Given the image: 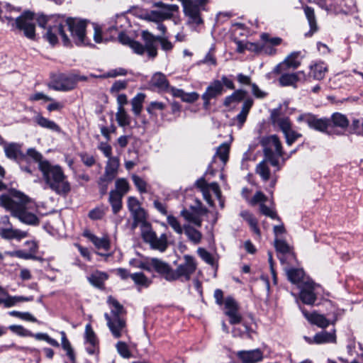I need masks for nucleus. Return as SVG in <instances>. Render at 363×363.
<instances>
[{
  "mask_svg": "<svg viewBox=\"0 0 363 363\" xmlns=\"http://www.w3.org/2000/svg\"><path fill=\"white\" fill-rule=\"evenodd\" d=\"M67 28L77 45H89V40L86 36V21L77 18H60L56 21L55 27H51L45 37L51 44L55 45L60 36L64 45L69 46L71 44L68 35L65 33Z\"/></svg>",
  "mask_w": 363,
  "mask_h": 363,
  "instance_id": "obj_1",
  "label": "nucleus"
},
{
  "mask_svg": "<svg viewBox=\"0 0 363 363\" xmlns=\"http://www.w3.org/2000/svg\"><path fill=\"white\" fill-rule=\"evenodd\" d=\"M33 203L27 196L18 191H11L9 194L0 196V206L9 211L21 222L28 225H37L39 220L31 211Z\"/></svg>",
  "mask_w": 363,
  "mask_h": 363,
  "instance_id": "obj_2",
  "label": "nucleus"
},
{
  "mask_svg": "<svg viewBox=\"0 0 363 363\" xmlns=\"http://www.w3.org/2000/svg\"><path fill=\"white\" fill-rule=\"evenodd\" d=\"M142 38L145 42V45L138 41L131 39L128 35L123 33L118 35V40L121 43L130 47L132 50L138 55H143L145 52H147L150 57L154 58L157 55L156 42L159 41L162 48L168 51L172 49L173 45L170 41L162 36H155L147 30L142 33Z\"/></svg>",
  "mask_w": 363,
  "mask_h": 363,
  "instance_id": "obj_3",
  "label": "nucleus"
},
{
  "mask_svg": "<svg viewBox=\"0 0 363 363\" xmlns=\"http://www.w3.org/2000/svg\"><path fill=\"white\" fill-rule=\"evenodd\" d=\"M262 143L264 146L263 150L264 159L257 165L255 172L264 182H267L270 178L268 162L274 167H278V158L282 157L284 161L286 158L284 157L281 143L277 135H272L264 138Z\"/></svg>",
  "mask_w": 363,
  "mask_h": 363,
  "instance_id": "obj_4",
  "label": "nucleus"
},
{
  "mask_svg": "<svg viewBox=\"0 0 363 363\" xmlns=\"http://www.w3.org/2000/svg\"><path fill=\"white\" fill-rule=\"evenodd\" d=\"M40 171L45 184L55 194L63 196L69 194L71 185L61 167L50 162H43L40 164Z\"/></svg>",
  "mask_w": 363,
  "mask_h": 363,
  "instance_id": "obj_5",
  "label": "nucleus"
},
{
  "mask_svg": "<svg viewBox=\"0 0 363 363\" xmlns=\"http://www.w3.org/2000/svg\"><path fill=\"white\" fill-rule=\"evenodd\" d=\"M108 303L111 307V313L104 314L107 325L115 338H119L126 333V322L123 318L125 313L123 306L114 298L109 296Z\"/></svg>",
  "mask_w": 363,
  "mask_h": 363,
  "instance_id": "obj_6",
  "label": "nucleus"
},
{
  "mask_svg": "<svg viewBox=\"0 0 363 363\" xmlns=\"http://www.w3.org/2000/svg\"><path fill=\"white\" fill-rule=\"evenodd\" d=\"M196 269L197 263L195 258L189 255H184L181 263L176 269H173V281L177 279L189 281Z\"/></svg>",
  "mask_w": 363,
  "mask_h": 363,
  "instance_id": "obj_7",
  "label": "nucleus"
},
{
  "mask_svg": "<svg viewBox=\"0 0 363 363\" xmlns=\"http://www.w3.org/2000/svg\"><path fill=\"white\" fill-rule=\"evenodd\" d=\"M272 122L281 130L285 137L286 143L289 146L302 136L301 133L292 129V124L288 117L272 116Z\"/></svg>",
  "mask_w": 363,
  "mask_h": 363,
  "instance_id": "obj_8",
  "label": "nucleus"
},
{
  "mask_svg": "<svg viewBox=\"0 0 363 363\" xmlns=\"http://www.w3.org/2000/svg\"><path fill=\"white\" fill-rule=\"evenodd\" d=\"M297 121L299 123L304 122L307 123L309 128L322 133L328 134L335 133V131L330 130V121L329 118H318L315 115L308 113L299 115L297 118Z\"/></svg>",
  "mask_w": 363,
  "mask_h": 363,
  "instance_id": "obj_9",
  "label": "nucleus"
},
{
  "mask_svg": "<svg viewBox=\"0 0 363 363\" xmlns=\"http://www.w3.org/2000/svg\"><path fill=\"white\" fill-rule=\"evenodd\" d=\"M142 237L144 241L149 243L151 248L164 252L167 248V237L166 234H162L159 238L147 225H144L142 230Z\"/></svg>",
  "mask_w": 363,
  "mask_h": 363,
  "instance_id": "obj_10",
  "label": "nucleus"
},
{
  "mask_svg": "<svg viewBox=\"0 0 363 363\" xmlns=\"http://www.w3.org/2000/svg\"><path fill=\"white\" fill-rule=\"evenodd\" d=\"M33 16V13L26 11L20 16L16 17L14 22L16 28L22 30L24 35L31 40H34L35 38V26Z\"/></svg>",
  "mask_w": 363,
  "mask_h": 363,
  "instance_id": "obj_11",
  "label": "nucleus"
},
{
  "mask_svg": "<svg viewBox=\"0 0 363 363\" xmlns=\"http://www.w3.org/2000/svg\"><path fill=\"white\" fill-rule=\"evenodd\" d=\"M196 185L201 191L204 199L211 206H213L214 205L211 199V191L215 194L218 199H220L221 191L216 182L208 184L203 178H201L196 181Z\"/></svg>",
  "mask_w": 363,
  "mask_h": 363,
  "instance_id": "obj_12",
  "label": "nucleus"
},
{
  "mask_svg": "<svg viewBox=\"0 0 363 363\" xmlns=\"http://www.w3.org/2000/svg\"><path fill=\"white\" fill-rule=\"evenodd\" d=\"M77 78L74 74H62L55 79L50 86L55 91H67L75 88Z\"/></svg>",
  "mask_w": 363,
  "mask_h": 363,
  "instance_id": "obj_13",
  "label": "nucleus"
},
{
  "mask_svg": "<svg viewBox=\"0 0 363 363\" xmlns=\"http://www.w3.org/2000/svg\"><path fill=\"white\" fill-rule=\"evenodd\" d=\"M182 6L189 25L194 27L203 23L201 9L199 7H196L193 0L186 1Z\"/></svg>",
  "mask_w": 363,
  "mask_h": 363,
  "instance_id": "obj_14",
  "label": "nucleus"
},
{
  "mask_svg": "<svg viewBox=\"0 0 363 363\" xmlns=\"http://www.w3.org/2000/svg\"><path fill=\"white\" fill-rule=\"evenodd\" d=\"M239 305L231 296H228L224 300L225 314L229 318V322L232 325L240 323L242 321V315L239 313Z\"/></svg>",
  "mask_w": 363,
  "mask_h": 363,
  "instance_id": "obj_15",
  "label": "nucleus"
},
{
  "mask_svg": "<svg viewBox=\"0 0 363 363\" xmlns=\"http://www.w3.org/2000/svg\"><path fill=\"white\" fill-rule=\"evenodd\" d=\"M156 5L160 7L161 10L152 11L147 16L150 21L157 23L170 18L172 16V12L178 9L177 5H165L162 2H158Z\"/></svg>",
  "mask_w": 363,
  "mask_h": 363,
  "instance_id": "obj_16",
  "label": "nucleus"
},
{
  "mask_svg": "<svg viewBox=\"0 0 363 363\" xmlns=\"http://www.w3.org/2000/svg\"><path fill=\"white\" fill-rule=\"evenodd\" d=\"M224 88L222 82L218 80H213L207 86L201 98L203 101V107L207 108L210 105V101L223 94Z\"/></svg>",
  "mask_w": 363,
  "mask_h": 363,
  "instance_id": "obj_17",
  "label": "nucleus"
},
{
  "mask_svg": "<svg viewBox=\"0 0 363 363\" xmlns=\"http://www.w3.org/2000/svg\"><path fill=\"white\" fill-rule=\"evenodd\" d=\"M275 74H280L279 79V85L281 86H296V83L302 78H306V74L303 72L299 71L294 73H290L289 71H284L281 72H273Z\"/></svg>",
  "mask_w": 363,
  "mask_h": 363,
  "instance_id": "obj_18",
  "label": "nucleus"
},
{
  "mask_svg": "<svg viewBox=\"0 0 363 363\" xmlns=\"http://www.w3.org/2000/svg\"><path fill=\"white\" fill-rule=\"evenodd\" d=\"M150 266L162 275L167 281H173V269L165 262L157 259H150Z\"/></svg>",
  "mask_w": 363,
  "mask_h": 363,
  "instance_id": "obj_19",
  "label": "nucleus"
},
{
  "mask_svg": "<svg viewBox=\"0 0 363 363\" xmlns=\"http://www.w3.org/2000/svg\"><path fill=\"white\" fill-rule=\"evenodd\" d=\"M22 147L23 143H9L4 145V150L7 158L20 162L26 159Z\"/></svg>",
  "mask_w": 363,
  "mask_h": 363,
  "instance_id": "obj_20",
  "label": "nucleus"
},
{
  "mask_svg": "<svg viewBox=\"0 0 363 363\" xmlns=\"http://www.w3.org/2000/svg\"><path fill=\"white\" fill-rule=\"evenodd\" d=\"M315 286L316 284L311 279L299 287L300 298L303 303L308 305H313L315 303L316 301V295L314 293Z\"/></svg>",
  "mask_w": 363,
  "mask_h": 363,
  "instance_id": "obj_21",
  "label": "nucleus"
},
{
  "mask_svg": "<svg viewBox=\"0 0 363 363\" xmlns=\"http://www.w3.org/2000/svg\"><path fill=\"white\" fill-rule=\"evenodd\" d=\"M85 344L89 354H94L99 352V340L90 324L85 327Z\"/></svg>",
  "mask_w": 363,
  "mask_h": 363,
  "instance_id": "obj_22",
  "label": "nucleus"
},
{
  "mask_svg": "<svg viewBox=\"0 0 363 363\" xmlns=\"http://www.w3.org/2000/svg\"><path fill=\"white\" fill-rule=\"evenodd\" d=\"M330 128L332 131H335V134L339 135L341 133V131L336 130L335 128H340L342 131H344L347 129L349 125V120L347 116L340 113H334L330 118Z\"/></svg>",
  "mask_w": 363,
  "mask_h": 363,
  "instance_id": "obj_23",
  "label": "nucleus"
},
{
  "mask_svg": "<svg viewBox=\"0 0 363 363\" xmlns=\"http://www.w3.org/2000/svg\"><path fill=\"white\" fill-rule=\"evenodd\" d=\"M298 52L290 54L283 62L278 64L273 69V72H281L289 71L290 69H295L298 68L301 63L297 60Z\"/></svg>",
  "mask_w": 363,
  "mask_h": 363,
  "instance_id": "obj_24",
  "label": "nucleus"
},
{
  "mask_svg": "<svg viewBox=\"0 0 363 363\" xmlns=\"http://www.w3.org/2000/svg\"><path fill=\"white\" fill-rule=\"evenodd\" d=\"M238 357L242 363H257L263 359V352L259 349L242 350L237 353Z\"/></svg>",
  "mask_w": 363,
  "mask_h": 363,
  "instance_id": "obj_25",
  "label": "nucleus"
},
{
  "mask_svg": "<svg viewBox=\"0 0 363 363\" xmlns=\"http://www.w3.org/2000/svg\"><path fill=\"white\" fill-rule=\"evenodd\" d=\"M286 274L288 279L299 288L311 279L306 277L304 271L302 269L289 268L286 269Z\"/></svg>",
  "mask_w": 363,
  "mask_h": 363,
  "instance_id": "obj_26",
  "label": "nucleus"
},
{
  "mask_svg": "<svg viewBox=\"0 0 363 363\" xmlns=\"http://www.w3.org/2000/svg\"><path fill=\"white\" fill-rule=\"evenodd\" d=\"M33 296H10L6 291V294L0 295V305L3 304L5 308H11L20 302L31 301Z\"/></svg>",
  "mask_w": 363,
  "mask_h": 363,
  "instance_id": "obj_27",
  "label": "nucleus"
},
{
  "mask_svg": "<svg viewBox=\"0 0 363 363\" xmlns=\"http://www.w3.org/2000/svg\"><path fill=\"white\" fill-rule=\"evenodd\" d=\"M274 247L279 253L278 257L281 264L285 262L284 255H290L292 257H295L293 248L284 240L275 238Z\"/></svg>",
  "mask_w": 363,
  "mask_h": 363,
  "instance_id": "obj_28",
  "label": "nucleus"
},
{
  "mask_svg": "<svg viewBox=\"0 0 363 363\" xmlns=\"http://www.w3.org/2000/svg\"><path fill=\"white\" fill-rule=\"evenodd\" d=\"M253 100L252 99H247L244 101L240 112L233 118L234 124L238 128H241L247 120V115L250 108L253 105Z\"/></svg>",
  "mask_w": 363,
  "mask_h": 363,
  "instance_id": "obj_29",
  "label": "nucleus"
},
{
  "mask_svg": "<svg viewBox=\"0 0 363 363\" xmlns=\"http://www.w3.org/2000/svg\"><path fill=\"white\" fill-rule=\"evenodd\" d=\"M83 235L88 238L99 250H108L110 249V242L106 236L98 238L91 233L89 230H85Z\"/></svg>",
  "mask_w": 363,
  "mask_h": 363,
  "instance_id": "obj_30",
  "label": "nucleus"
},
{
  "mask_svg": "<svg viewBox=\"0 0 363 363\" xmlns=\"http://www.w3.org/2000/svg\"><path fill=\"white\" fill-rule=\"evenodd\" d=\"M120 162L117 157L110 158L105 167L104 174L101 176L108 181H113L118 174Z\"/></svg>",
  "mask_w": 363,
  "mask_h": 363,
  "instance_id": "obj_31",
  "label": "nucleus"
},
{
  "mask_svg": "<svg viewBox=\"0 0 363 363\" xmlns=\"http://www.w3.org/2000/svg\"><path fill=\"white\" fill-rule=\"evenodd\" d=\"M304 317L312 324L316 325L320 328H326L329 325L330 321L321 314L316 312L308 313L306 311H303Z\"/></svg>",
  "mask_w": 363,
  "mask_h": 363,
  "instance_id": "obj_32",
  "label": "nucleus"
},
{
  "mask_svg": "<svg viewBox=\"0 0 363 363\" xmlns=\"http://www.w3.org/2000/svg\"><path fill=\"white\" fill-rule=\"evenodd\" d=\"M328 72V67L324 62H318L310 66L309 77L316 80H320L325 77Z\"/></svg>",
  "mask_w": 363,
  "mask_h": 363,
  "instance_id": "obj_33",
  "label": "nucleus"
},
{
  "mask_svg": "<svg viewBox=\"0 0 363 363\" xmlns=\"http://www.w3.org/2000/svg\"><path fill=\"white\" fill-rule=\"evenodd\" d=\"M0 235L4 239H18L24 238L27 236V233L18 229H13L12 227L1 228Z\"/></svg>",
  "mask_w": 363,
  "mask_h": 363,
  "instance_id": "obj_34",
  "label": "nucleus"
},
{
  "mask_svg": "<svg viewBox=\"0 0 363 363\" xmlns=\"http://www.w3.org/2000/svg\"><path fill=\"white\" fill-rule=\"evenodd\" d=\"M303 9L310 26V35H312L318 29L314 9L308 6H305Z\"/></svg>",
  "mask_w": 363,
  "mask_h": 363,
  "instance_id": "obj_35",
  "label": "nucleus"
},
{
  "mask_svg": "<svg viewBox=\"0 0 363 363\" xmlns=\"http://www.w3.org/2000/svg\"><path fill=\"white\" fill-rule=\"evenodd\" d=\"M151 84L162 91H167L169 88V82L166 76L161 72H157L152 76Z\"/></svg>",
  "mask_w": 363,
  "mask_h": 363,
  "instance_id": "obj_36",
  "label": "nucleus"
},
{
  "mask_svg": "<svg viewBox=\"0 0 363 363\" xmlns=\"http://www.w3.org/2000/svg\"><path fill=\"white\" fill-rule=\"evenodd\" d=\"M336 342V335L335 330L328 332L325 330L321 331L315 335V344H325V343H335Z\"/></svg>",
  "mask_w": 363,
  "mask_h": 363,
  "instance_id": "obj_37",
  "label": "nucleus"
},
{
  "mask_svg": "<svg viewBox=\"0 0 363 363\" xmlns=\"http://www.w3.org/2000/svg\"><path fill=\"white\" fill-rule=\"evenodd\" d=\"M35 121L42 128H47L55 132L60 131V128L56 123L43 117L40 114L35 117Z\"/></svg>",
  "mask_w": 363,
  "mask_h": 363,
  "instance_id": "obj_38",
  "label": "nucleus"
},
{
  "mask_svg": "<svg viewBox=\"0 0 363 363\" xmlns=\"http://www.w3.org/2000/svg\"><path fill=\"white\" fill-rule=\"evenodd\" d=\"M247 92L242 89L235 91L231 95L226 96L223 101V105L229 107L232 104L242 101L246 96Z\"/></svg>",
  "mask_w": 363,
  "mask_h": 363,
  "instance_id": "obj_39",
  "label": "nucleus"
},
{
  "mask_svg": "<svg viewBox=\"0 0 363 363\" xmlns=\"http://www.w3.org/2000/svg\"><path fill=\"white\" fill-rule=\"evenodd\" d=\"M123 196L117 192L111 191L109 193L108 201L111 206L113 213L117 214L122 208V199Z\"/></svg>",
  "mask_w": 363,
  "mask_h": 363,
  "instance_id": "obj_40",
  "label": "nucleus"
},
{
  "mask_svg": "<svg viewBox=\"0 0 363 363\" xmlns=\"http://www.w3.org/2000/svg\"><path fill=\"white\" fill-rule=\"evenodd\" d=\"M87 279L91 285L101 288L103 286L104 281L108 279V275L105 272L96 271L88 277Z\"/></svg>",
  "mask_w": 363,
  "mask_h": 363,
  "instance_id": "obj_41",
  "label": "nucleus"
},
{
  "mask_svg": "<svg viewBox=\"0 0 363 363\" xmlns=\"http://www.w3.org/2000/svg\"><path fill=\"white\" fill-rule=\"evenodd\" d=\"M60 18H62V16H46L44 15H41L38 18L37 21H38V25L40 27L48 28V30H47V33H48L51 27L55 26L56 21Z\"/></svg>",
  "mask_w": 363,
  "mask_h": 363,
  "instance_id": "obj_42",
  "label": "nucleus"
},
{
  "mask_svg": "<svg viewBox=\"0 0 363 363\" xmlns=\"http://www.w3.org/2000/svg\"><path fill=\"white\" fill-rule=\"evenodd\" d=\"M145 99V94L138 93L131 100L132 111L136 116H139L143 110Z\"/></svg>",
  "mask_w": 363,
  "mask_h": 363,
  "instance_id": "obj_43",
  "label": "nucleus"
},
{
  "mask_svg": "<svg viewBox=\"0 0 363 363\" xmlns=\"http://www.w3.org/2000/svg\"><path fill=\"white\" fill-rule=\"evenodd\" d=\"M116 119L118 125L121 127L128 126L130 124V117L127 113L124 107L118 106Z\"/></svg>",
  "mask_w": 363,
  "mask_h": 363,
  "instance_id": "obj_44",
  "label": "nucleus"
},
{
  "mask_svg": "<svg viewBox=\"0 0 363 363\" xmlns=\"http://www.w3.org/2000/svg\"><path fill=\"white\" fill-rule=\"evenodd\" d=\"M187 238L194 244H198L201 242L202 234L189 225L184 226V230Z\"/></svg>",
  "mask_w": 363,
  "mask_h": 363,
  "instance_id": "obj_45",
  "label": "nucleus"
},
{
  "mask_svg": "<svg viewBox=\"0 0 363 363\" xmlns=\"http://www.w3.org/2000/svg\"><path fill=\"white\" fill-rule=\"evenodd\" d=\"M130 278L139 288H147L152 283V281L143 272L131 274Z\"/></svg>",
  "mask_w": 363,
  "mask_h": 363,
  "instance_id": "obj_46",
  "label": "nucleus"
},
{
  "mask_svg": "<svg viewBox=\"0 0 363 363\" xmlns=\"http://www.w3.org/2000/svg\"><path fill=\"white\" fill-rule=\"evenodd\" d=\"M26 244L31 245V252H28L23 250H16L11 252H9V255L11 257H16L25 259H32L33 257V253L35 252L37 245L34 242H27Z\"/></svg>",
  "mask_w": 363,
  "mask_h": 363,
  "instance_id": "obj_47",
  "label": "nucleus"
},
{
  "mask_svg": "<svg viewBox=\"0 0 363 363\" xmlns=\"http://www.w3.org/2000/svg\"><path fill=\"white\" fill-rule=\"evenodd\" d=\"M181 215L186 220L194 223L198 227L201 226L202 219L199 213L184 209L182 211Z\"/></svg>",
  "mask_w": 363,
  "mask_h": 363,
  "instance_id": "obj_48",
  "label": "nucleus"
},
{
  "mask_svg": "<svg viewBox=\"0 0 363 363\" xmlns=\"http://www.w3.org/2000/svg\"><path fill=\"white\" fill-rule=\"evenodd\" d=\"M26 159H32L34 162H37L38 164V169H40V164L43 162H48L49 161L47 160H43V157L40 152L37 151L35 148H28L25 154Z\"/></svg>",
  "mask_w": 363,
  "mask_h": 363,
  "instance_id": "obj_49",
  "label": "nucleus"
},
{
  "mask_svg": "<svg viewBox=\"0 0 363 363\" xmlns=\"http://www.w3.org/2000/svg\"><path fill=\"white\" fill-rule=\"evenodd\" d=\"M229 152L230 145L226 143H223L218 147L216 156L218 157L225 164L228 160Z\"/></svg>",
  "mask_w": 363,
  "mask_h": 363,
  "instance_id": "obj_50",
  "label": "nucleus"
},
{
  "mask_svg": "<svg viewBox=\"0 0 363 363\" xmlns=\"http://www.w3.org/2000/svg\"><path fill=\"white\" fill-rule=\"evenodd\" d=\"M199 65H208L216 66L217 60L215 56V47L212 46L206 53L203 60L198 62Z\"/></svg>",
  "mask_w": 363,
  "mask_h": 363,
  "instance_id": "obj_51",
  "label": "nucleus"
},
{
  "mask_svg": "<svg viewBox=\"0 0 363 363\" xmlns=\"http://www.w3.org/2000/svg\"><path fill=\"white\" fill-rule=\"evenodd\" d=\"M116 189L113 190V192H117L122 196H124L129 190V184L124 178H119L115 182Z\"/></svg>",
  "mask_w": 363,
  "mask_h": 363,
  "instance_id": "obj_52",
  "label": "nucleus"
},
{
  "mask_svg": "<svg viewBox=\"0 0 363 363\" xmlns=\"http://www.w3.org/2000/svg\"><path fill=\"white\" fill-rule=\"evenodd\" d=\"M116 348L121 357L125 359H129L132 357L129 347L125 342L118 341L116 345Z\"/></svg>",
  "mask_w": 363,
  "mask_h": 363,
  "instance_id": "obj_53",
  "label": "nucleus"
},
{
  "mask_svg": "<svg viewBox=\"0 0 363 363\" xmlns=\"http://www.w3.org/2000/svg\"><path fill=\"white\" fill-rule=\"evenodd\" d=\"M132 216L134 219V225L140 223H144L146 218L145 210L140 206L138 208L130 211Z\"/></svg>",
  "mask_w": 363,
  "mask_h": 363,
  "instance_id": "obj_54",
  "label": "nucleus"
},
{
  "mask_svg": "<svg viewBox=\"0 0 363 363\" xmlns=\"http://www.w3.org/2000/svg\"><path fill=\"white\" fill-rule=\"evenodd\" d=\"M129 264L135 268L142 269L147 272H151L150 259L147 261H142L136 259H132L129 261Z\"/></svg>",
  "mask_w": 363,
  "mask_h": 363,
  "instance_id": "obj_55",
  "label": "nucleus"
},
{
  "mask_svg": "<svg viewBox=\"0 0 363 363\" xmlns=\"http://www.w3.org/2000/svg\"><path fill=\"white\" fill-rule=\"evenodd\" d=\"M32 335L36 340H44L53 347H58L60 346L58 342L56 340L50 337L47 333H39Z\"/></svg>",
  "mask_w": 363,
  "mask_h": 363,
  "instance_id": "obj_56",
  "label": "nucleus"
},
{
  "mask_svg": "<svg viewBox=\"0 0 363 363\" xmlns=\"http://www.w3.org/2000/svg\"><path fill=\"white\" fill-rule=\"evenodd\" d=\"M79 156L83 164L88 167L94 166L96 163V160L94 157L92 155L89 154L88 152H80L79 154Z\"/></svg>",
  "mask_w": 363,
  "mask_h": 363,
  "instance_id": "obj_57",
  "label": "nucleus"
},
{
  "mask_svg": "<svg viewBox=\"0 0 363 363\" xmlns=\"http://www.w3.org/2000/svg\"><path fill=\"white\" fill-rule=\"evenodd\" d=\"M165 107V104L162 102L152 101L147 107L146 110L149 114L156 115L157 111H162Z\"/></svg>",
  "mask_w": 363,
  "mask_h": 363,
  "instance_id": "obj_58",
  "label": "nucleus"
},
{
  "mask_svg": "<svg viewBox=\"0 0 363 363\" xmlns=\"http://www.w3.org/2000/svg\"><path fill=\"white\" fill-rule=\"evenodd\" d=\"M128 85L127 81L118 80L116 81L110 89V92L113 95H116L119 91L126 89Z\"/></svg>",
  "mask_w": 363,
  "mask_h": 363,
  "instance_id": "obj_59",
  "label": "nucleus"
},
{
  "mask_svg": "<svg viewBox=\"0 0 363 363\" xmlns=\"http://www.w3.org/2000/svg\"><path fill=\"white\" fill-rule=\"evenodd\" d=\"M168 224L173 228V230L177 233L178 234H182L184 230V228H182L177 220V218L173 216H168L167 218Z\"/></svg>",
  "mask_w": 363,
  "mask_h": 363,
  "instance_id": "obj_60",
  "label": "nucleus"
},
{
  "mask_svg": "<svg viewBox=\"0 0 363 363\" xmlns=\"http://www.w3.org/2000/svg\"><path fill=\"white\" fill-rule=\"evenodd\" d=\"M351 130L353 133L362 136L363 135V119H354L351 124Z\"/></svg>",
  "mask_w": 363,
  "mask_h": 363,
  "instance_id": "obj_61",
  "label": "nucleus"
},
{
  "mask_svg": "<svg viewBox=\"0 0 363 363\" xmlns=\"http://www.w3.org/2000/svg\"><path fill=\"white\" fill-rule=\"evenodd\" d=\"M259 209L261 213L266 216L280 220V218L277 215V213L273 209L267 206L264 203H260Z\"/></svg>",
  "mask_w": 363,
  "mask_h": 363,
  "instance_id": "obj_62",
  "label": "nucleus"
},
{
  "mask_svg": "<svg viewBox=\"0 0 363 363\" xmlns=\"http://www.w3.org/2000/svg\"><path fill=\"white\" fill-rule=\"evenodd\" d=\"M132 179L134 184L135 185V186L138 188V191L140 193H145L147 191V184L142 178L137 175L133 174L132 176Z\"/></svg>",
  "mask_w": 363,
  "mask_h": 363,
  "instance_id": "obj_63",
  "label": "nucleus"
},
{
  "mask_svg": "<svg viewBox=\"0 0 363 363\" xmlns=\"http://www.w3.org/2000/svg\"><path fill=\"white\" fill-rule=\"evenodd\" d=\"M198 255L201 257V258L209 264H213V258L212 255L205 249L199 248L197 250Z\"/></svg>",
  "mask_w": 363,
  "mask_h": 363,
  "instance_id": "obj_64",
  "label": "nucleus"
}]
</instances>
